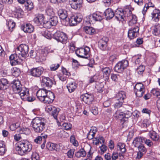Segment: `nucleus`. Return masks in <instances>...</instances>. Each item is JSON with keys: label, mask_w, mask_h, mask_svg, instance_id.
<instances>
[{"label": "nucleus", "mask_w": 160, "mask_h": 160, "mask_svg": "<svg viewBox=\"0 0 160 160\" xmlns=\"http://www.w3.org/2000/svg\"><path fill=\"white\" fill-rule=\"evenodd\" d=\"M32 127L34 131L37 133L42 132L47 126L46 120L41 117H36L32 120Z\"/></svg>", "instance_id": "1"}, {"label": "nucleus", "mask_w": 160, "mask_h": 160, "mask_svg": "<svg viewBox=\"0 0 160 160\" xmlns=\"http://www.w3.org/2000/svg\"><path fill=\"white\" fill-rule=\"evenodd\" d=\"M32 148V145L29 142L23 140L17 143L16 150L19 155H23L31 151Z\"/></svg>", "instance_id": "2"}, {"label": "nucleus", "mask_w": 160, "mask_h": 160, "mask_svg": "<svg viewBox=\"0 0 160 160\" xmlns=\"http://www.w3.org/2000/svg\"><path fill=\"white\" fill-rule=\"evenodd\" d=\"M29 48L26 44H21L16 49V52L22 57L25 58L28 55Z\"/></svg>", "instance_id": "3"}, {"label": "nucleus", "mask_w": 160, "mask_h": 160, "mask_svg": "<svg viewBox=\"0 0 160 160\" xmlns=\"http://www.w3.org/2000/svg\"><path fill=\"white\" fill-rule=\"evenodd\" d=\"M127 9L125 11L120 10L118 9L116 10L114 14L115 18L118 21L123 22L127 20Z\"/></svg>", "instance_id": "4"}, {"label": "nucleus", "mask_w": 160, "mask_h": 160, "mask_svg": "<svg viewBox=\"0 0 160 160\" xmlns=\"http://www.w3.org/2000/svg\"><path fill=\"white\" fill-rule=\"evenodd\" d=\"M134 89L136 96L139 98L141 97L145 92V87L143 84L140 82L136 84Z\"/></svg>", "instance_id": "5"}, {"label": "nucleus", "mask_w": 160, "mask_h": 160, "mask_svg": "<svg viewBox=\"0 0 160 160\" xmlns=\"http://www.w3.org/2000/svg\"><path fill=\"white\" fill-rule=\"evenodd\" d=\"M128 62L127 60H123L118 62L114 67L115 71L121 72L128 66Z\"/></svg>", "instance_id": "6"}, {"label": "nucleus", "mask_w": 160, "mask_h": 160, "mask_svg": "<svg viewBox=\"0 0 160 160\" xmlns=\"http://www.w3.org/2000/svg\"><path fill=\"white\" fill-rule=\"evenodd\" d=\"M82 17L80 13H78L68 18L69 22L71 26H74L82 21Z\"/></svg>", "instance_id": "7"}, {"label": "nucleus", "mask_w": 160, "mask_h": 160, "mask_svg": "<svg viewBox=\"0 0 160 160\" xmlns=\"http://www.w3.org/2000/svg\"><path fill=\"white\" fill-rule=\"evenodd\" d=\"M53 38L57 41L64 42L67 39L66 34L60 31H58L53 35Z\"/></svg>", "instance_id": "8"}, {"label": "nucleus", "mask_w": 160, "mask_h": 160, "mask_svg": "<svg viewBox=\"0 0 160 160\" xmlns=\"http://www.w3.org/2000/svg\"><path fill=\"white\" fill-rule=\"evenodd\" d=\"M42 81L44 88L48 89L51 88L53 84H55V82L53 78H50L48 77L42 76Z\"/></svg>", "instance_id": "9"}, {"label": "nucleus", "mask_w": 160, "mask_h": 160, "mask_svg": "<svg viewBox=\"0 0 160 160\" xmlns=\"http://www.w3.org/2000/svg\"><path fill=\"white\" fill-rule=\"evenodd\" d=\"M44 69L42 67L33 68L29 71L30 75L35 78L40 77Z\"/></svg>", "instance_id": "10"}, {"label": "nucleus", "mask_w": 160, "mask_h": 160, "mask_svg": "<svg viewBox=\"0 0 160 160\" xmlns=\"http://www.w3.org/2000/svg\"><path fill=\"white\" fill-rule=\"evenodd\" d=\"M10 63L12 66L19 64L21 63L23 59L20 58V56H17L16 54H11L9 57Z\"/></svg>", "instance_id": "11"}, {"label": "nucleus", "mask_w": 160, "mask_h": 160, "mask_svg": "<svg viewBox=\"0 0 160 160\" xmlns=\"http://www.w3.org/2000/svg\"><path fill=\"white\" fill-rule=\"evenodd\" d=\"M127 20L129 21L128 25L129 26H133L136 24L137 19L136 16L132 14V11L129 10H128L127 11Z\"/></svg>", "instance_id": "12"}, {"label": "nucleus", "mask_w": 160, "mask_h": 160, "mask_svg": "<svg viewBox=\"0 0 160 160\" xmlns=\"http://www.w3.org/2000/svg\"><path fill=\"white\" fill-rule=\"evenodd\" d=\"M139 27L136 26L133 28H131L128 31V36L130 39H132L137 37L138 34Z\"/></svg>", "instance_id": "13"}, {"label": "nucleus", "mask_w": 160, "mask_h": 160, "mask_svg": "<svg viewBox=\"0 0 160 160\" xmlns=\"http://www.w3.org/2000/svg\"><path fill=\"white\" fill-rule=\"evenodd\" d=\"M83 0H69L71 8L75 10L79 9L82 6Z\"/></svg>", "instance_id": "14"}, {"label": "nucleus", "mask_w": 160, "mask_h": 160, "mask_svg": "<svg viewBox=\"0 0 160 160\" xmlns=\"http://www.w3.org/2000/svg\"><path fill=\"white\" fill-rule=\"evenodd\" d=\"M87 18L89 19L88 21L90 23L93 21H100L102 19L101 15L98 13L95 12L92 15L87 16Z\"/></svg>", "instance_id": "15"}, {"label": "nucleus", "mask_w": 160, "mask_h": 160, "mask_svg": "<svg viewBox=\"0 0 160 160\" xmlns=\"http://www.w3.org/2000/svg\"><path fill=\"white\" fill-rule=\"evenodd\" d=\"M80 98L86 104H90L94 99L93 95L87 93L81 95Z\"/></svg>", "instance_id": "16"}, {"label": "nucleus", "mask_w": 160, "mask_h": 160, "mask_svg": "<svg viewBox=\"0 0 160 160\" xmlns=\"http://www.w3.org/2000/svg\"><path fill=\"white\" fill-rule=\"evenodd\" d=\"M108 40V38L106 37H103L99 40L98 42V46L101 50L104 51L106 49Z\"/></svg>", "instance_id": "17"}, {"label": "nucleus", "mask_w": 160, "mask_h": 160, "mask_svg": "<svg viewBox=\"0 0 160 160\" xmlns=\"http://www.w3.org/2000/svg\"><path fill=\"white\" fill-rule=\"evenodd\" d=\"M12 87L13 92L15 93H19L22 86L19 80H16L14 81Z\"/></svg>", "instance_id": "18"}, {"label": "nucleus", "mask_w": 160, "mask_h": 160, "mask_svg": "<svg viewBox=\"0 0 160 160\" xmlns=\"http://www.w3.org/2000/svg\"><path fill=\"white\" fill-rule=\"evenodd\" d=\"M47 95V90L46 89H42L38 90L36 93V95L38 99L41 101Z\"/></svg>", "instance_id": "19"}, {"label": "nucleus", "mask_w": 160, "mask_h": 160, "mask_svg": "<svg viewBox=\"0 0 160 160\" xmlns=\"http://www.w3.org/2000/svg\"><path fill=\"white\" fill-rule=\"evenodd\" d=\"M21 29L25 32L31 33L33 31L34 28L30 24L25 23L21 26Z\"/></svg>", "instance_id": "20"}, {"label": "nucleus", "mask_w": 160, "mask_h": 160, "mask_svg": "<svg viewBox=\"0 0 160 160\" xmlns=\"http://www.w3.org/2000/svg\"><path fill=\"white\" fill-rule=\"evenodd\" d=\"M19 93H18L19 94L20 96L21 99L23 100L24 99L26 98L25 97L29 95V90L25 87H22L20 89Z\"/></svg>", "instance_id": "21"}, {"label": "nucleus", "mask_w": 160, "mask_h": 160, "mask_svg": "<svg viewBox=\"0 0 160 160\" xmlns=\"http://www.w3.org/2000/svg\"><path fill=\"white\" fill-rule=\"evenodd\" d=\"M152 19L156 22L159 21L160 18V11L158 9H154L151 13Z\"/></svg>", "instance_id": "22"}, {"label": "nucleus", "mask_w": 160, "mask_h": 160, "mask_svg": "<svg viewBox=\"0 0 160 160\" xmlns=\"http://www.w3.org/2000/svg\"><path fill=\"white\" fill-rule=\"evenodd\" d=\"M103 72V76L106 81H108L109 80L110 74L111 72V70L109 67H106L102 69Z\"/></svg>", "instance_id": "23"}, {"label": "nucleus", "mask_w": 160, "mask_h": 160, "mask_svg": "<svg viewBox=\"0 0 160 160\" xmlns=\"http://www.w3.org/2000/svg\"><path fill=\"white\" fill-rule=\"evenodd\" d=\"M44 18V17L43 15L38 14L36 15L33 21L38 25L40 26L43 23Z\"/></svg>", "instance_id": "24"}, {"label": "nucleus", "mask_w": 160, "mask_h": 160, "mask_svg": "<svg viewBox=\"0 0 160 160\" xmlns=\"http://www.w3.org/2000/svg\"><path fill=\"white\" fill-rule=\"evenodd\" d=\"M148 2L145 4V5L142 12L143 15H144L147 11L150 12L154 10L153 6H152V3L148 0Z\"/></svg>", "instance_id": "25"}, {"label": "nucleus", "mask_w": 160, "mask_h": 160, "mask_svg": "<svg viewBox=\"0 0 160 160\" xmlns=\"http://www.w3.org/2000/svg\"><path fill=\"white\" fill-rule=\"evenodd\" d=\"M104 14L106 19L109 20L114 17L115 13L112 9L111 8H108L105 11Z\"/></svg>", "instance_id": "26"}, {"label": "nucleus", "mask_w": 160, "mask_h": 160, "mask_svg": "<svg viewBox=\"0 0 160 160\" xmlns=\"http://www.w3.org/2000/svg\"><path fill=\"white\" fill-rule=\"evenodd\" d=\"M143 137H137L134 139L132 144L135 147H137L142 144L143 142Z\"/></svg>", "instance_id": "27"}, {"label": "nucleus", "mask_w": 160, "mask_h": 160, "mask_svg": "<svg viewBox=\"0 0 160 160\" xmlns=\"http://www.w3.org/2000/svg\"><path fill=\"white\" fill-rule=\"evenodd\" d=\"M48 136L46 134L42 133L40 136L37 137L34 140V142L37 143H40L42 141L46 142V139L47 138Z\"/></svg>", "instance_id": "28"}, {"label": "nucleus", "mask_w": 160, "mask_h": 160, "mask_svg": "<svg viewBox=\"0 0 160 160\" xmlns=\"http://www.w3.org/2000/svg\"><path fill=\"white\" fill-rule=\"evenodd\" d=\"M148 135L151 139L154 141H159L160 140L158 135L153 131H150Z\"/></svg>", "instance_id": "29"}, {"label": "nucleus", "mask_w": 160, "mask_h": 160, "mask_svg": "<svg viewBox=\"0 0 160 160\" xmlns=\"http://www.w3.org/2000/svg\"><path fill=\"white\" fill-rule=\"evenodd\" d=\"M58 13L60 18L62 20L66 19L68 17L67 11L65 10L59 9L58 11Z\"/></svg>", "instance_id": "30"}, {"label": "nucleus", "mask_w": 160, "mask_h": 160, "mask_svg": "<svg viewBox=\"0 0 160 160\" xmlns=\"http://www.w3.org/2000/svg\"><path fill=\"white\" fill-rule=\"evenodd\" d=\"M116 98L118 100L124 101L126 98V93L123 91H120L116 95Z\"/></svg>", "instance_id": "31"}, {"label": "nucleus", "mask_w": 160, "mask_h": 160, "mask_svg": "<svg viewBox=\"0 0 160 160\" xmlns=\"http://www.w3.org/2000/svg\"><path fill=\"white\" fill-rule=\"evenodd\" d=\"M77 87V85L75 82H71L68 84L67 86L69 92L71 93L74 92Z\"/></svg>", "instance_id": "32"}, {"label": "nucleus", "mask_w": 160, "mask_h": 160, "mask_svg": "<svg viewBox=\"0 0 160 160\" xmlns=\"http://www.w3.org/2000/svg\"><path fill=\"white\" fill-rule=\"evenodd\" d=\"M126 145L125 143L119 142L117 145V148L118 150L123 153H124L126 151V149L125 148Z\"/></svg>", "instance_id": "33"}, {"label": "nucleus", "mask_w": 160, "mask_h": 160, "mask_svg": "<svg viewBox=\"0 0 160 160\" xmlns=\"http://www.w3.org/2000/svg\"><path fill=\"white\" fill-rule=\"evenodd\" d=\"M151 125V121L148 119H144L141 122V126L142 128H146L150 126Z\"/></svg>", "instance_id": "34"}, {"label": "nucleus", "mask_w": 160, "mask_h": 160, "mask_svg": "<svg viewBox=\"0 0 160 160\" xmlns=\"http://www.w3.org/2000/svg\"><path fill=\"white\" fill-rule=\"evenodd\" d=\"M84 30L86 33L90 35H93L95 33V29L92 27H84Z\"/></svg>", "instance_id": "35"}, {"label": "nucleus", "mask_w": 160, "mask_h": 160, "mask_svg": "<svg viewBox=\"0 0 160 160\" xmlns=\"http://www.w3.org/2000/svg\"><path fill=\"white\" fill-rule=\"evenodd\" d=\"M47 147L50 150L57 151L58 149L59 146L57 144L49 142L47 143Z\"/></svg>", "instance_id": "36"}, {"label": "nucleus", "mask_w": 160, "mask_h": 160, "mask_svg": "<svg viewBox=\"0 0 160 160\" xmlns=\"http://www.w3.org/2000/svg\"><path fill=\"white\" fill-rule=\"evenodd\" d=\"M75 155L78 158L85 157L86 155V153L84 149L82 148L75 153Z\"/></svg>", "instance_id": "37"}, {"label": "nucleus", "mask_w": 160, "mask_h": 160, "mask_svg": "<svg viewBox=\"0 0 160 160\" xmlns=\"http://www.w3.org/2000/svg\"><path fill=\"white\" fill-rule=\"evenodd\" d=\"M6 150V148L4 142L0 141V155H3Z\"/></svg>", "instance_id": "38"}, {"label": "nucleus", "mask_w": 160, "mask_h": 160, "mask_svg": "<svg viewBox=\"0 0 160 160\" xmlns=\"http://www.w3.org/2000/svg\"><path fill=\"white\" fill-rule=\"evenodd\" d=\"M46 14L48 16L52 17L54 16V12L53 8L50 6H48L45 10Z\"/></svg>", "instance_id": "39"}, {"label": "nucleus", "mask_w": 160, "mask_h": 160, "mask_svg": "<svg viewBox=\"0 0 160 160\" xmlns=\"http://www.w3.org/2000/svg\"><path fill=\"white\" fill-rule=\"evenodd\" d=\"M82 52V48H78L75 51V53L77 56L82 58L87 59V57L86 56L85 57V54H83Z\"/></svg>", "instance_id": "40"}, {"label": "nucleus", "mask_w": 160, "mask_h": 160, "mask_svg": "<svg viewBox=\"0 0 160 160\" xmlns=\"http://www.w3.org/2000/svg\"><path fill=\"white\" fill-rule=\"evenodd\" d=\"M51 112V115L56 120L57 119V116L58 113L60 111V109L56 107L53 108Z\"/></svg>", "instance_id": "41"}, {"label": "nucleus", "mask_w": 160, "mask_h": 160, "mask_svg": "<svg viewBox=\"0 0 160 160\" xmlns=\"http://www.w3.org/2000/svg\"><path fill=\"white\" fill-rule=\"evenodd\" d=\"M49 20L52 26H56L58 22V18L56 16H52Z\"/></svg>", "instance_id": "42"}, {"label": "nucleus", "mask_w": 160, "mask_h": 160, "mask_svg": "<svg viewBox=\"0 0 160 160\" xmlns=\"http://www.w3.org/2000/svg\"><path fill=\"white\" fill-rule=\"evenodd\" d=\"M124 116V113L121 112L120 110H118L116 111L114 115V116L116 119H120L122 118Z\"/></svg>", "instance_id": "43"}, {"label": "nucleus", "mask_w": 160, "mask_h": 160, "mask_svg": "<svg viewBox=\"0 0 160 160\" xmlns=\"http://www.w3.org/2000/svg\"><path fill=\"white\" fill-rule=\"evenodd\" d=\"M82 53L83 54H85V57L87 56V58L89 57L90 48L88 46H85L84 48H82Z\"/></svg>", "instance_id": "44"}, {"label": "nucleus", "mask_w": 160, "mask_h": 160, "mask_svg": "<svg viewBox=\"0 0 160 160\" xmlns=\"http://www.w3.org/2000/svg\"><path fill=\"white\" fill-rule=\"evenodd\" d=\"M152 34L155 36L158 35L160 33V25L155 26L153 28L152 31Z\"/></svg>", "instance_id": "45"}, {"label": "nucleus", "mask_w": 160, "mask_h": 160, "mask_svg": "<svg viewBox=\"0 0 160 160\" xmlns=\"http://www.w3.org/2000/svg\"><path fill=\"white\" fill-rule=\"evenodd\" d=\"M7 25L8 27L9 30L12 31V29L14 28L15 25V23L12 20H9L7 23Z\"/></svg>", "instance_id": "46"}, {"label": "nucleus", "mask_w": 160, "mask_h": 160, "mask_svg": "<svg viewBox=\"0 0 160 160\" xmlns=\"http://www.w3.org/2000/svg\"><path fill=\"white\" fill-rule=\"evenodd\" d=\"M49 48H45L41 50V54L43 57L42 59H45V57L49 53Z\"/></svg>", "instance_id": "47"}, {"label": "nucleus", "mask_w": 160, "mask_h": 160, "mask_svg": "<svg viewBox=\"0 0 160 160\" xmlns=\"http://www.w3.org/2000/svg\"><path fill=\"white\" fill-rule=\"evenodd\" d=\"M95 87L98 92L100 93L102 92L104 90V85L102 83H98L96 84Z\"/></svg>", "instance_id": "48"}, {"label": "nucleus", "mask_w": 160, "mask_h": 160, "mask_svg": "<svg viewBox=\"0 0 160 160\" xmlns=\"http://www.w3.org/2000/svg\"><path fill=\"white\" fill-rule=\"evenodd\" d=\"M122 118L121 119V124L123 126L124 125H125L126 123H127L128 121V115L125 114L124 113V116H123Z\"/></svg>", "instance_id": "49"}, {"label": "nucleus", "mask_w": 160, "mask_h": 160, "mask_svg": "<svg viewBox=\"0 0 160 160\" xmlns=\"http://www.w3.org/2000/svg\"><path fill=\"white\" fill-rule=\"evenodd\" d=\"M0 83L3 90L6 89V86L8 84V82L6 79L2 78L0 80Z\"/></svg>", "instance_id": "50"}, {"label": "nucleus", "mask_w": 160, "mask_h": 160, "mask_svg": "<svg viewBox=\"0 0 160 160\" xmlns=\"http://www.w3.org/2000/svg\"><path fill=\"white\" fill-rule=\"evenodd\" d=\"M151 93L154 96L158 97L160 96V90L158 88H154L151 91Z\"/></svg>", "instance_id": "51"}, {"label": "nucleus", "mask_w": 160, "mask_h": 160, "mask_svg": "<svg viewBox=\"0 0 160 160\" xmlns=\"http://www.w3.org/2000/svg\"><path fill=\"white\" fill-rule=\"evenodd\" d=\"M70 142L75 147H77L78 145V142L76 140L75 137L73 136H71L70 138Z\"/></svg>", "instance_id": "52"}, {"label": "nucleus", "mask_w": 160, "mask_h": 160, "mask_svg": "<svg viewBox=\"0 0 160 160\" xmlns=\"http://www.w3.org/2000/svg\"><path fill=\"white\" fill-rule=\"evenodd\" d=\"M145 69V67L143 65H140L136 70L138 74L142 75Z\"/></svg>", "instance_id": "53"}, {"label": "nucleus", "mask_w": 160, "mask_h": 160, "mask_svg": "<svg viewBox=\"0 0 160 160\" xmlns=\"http://www.w3.org/2000/svg\"><path fill=\"white\" fill-rule=\"evenodd\" d=\"M143 142H144L149 147H151L153 146V143L150 139H147L143 137Z\"/></svg>", "instance_id": "54"}, {"label": "nucleus", "mask_w": 160, "mask_h": 160, "mask_svg": "<svg viewBox=\"0 0 160 160\" xmlns=\"http://www.w3.org/2000/svg\"><path fill=\"white\" fill-rule=\"evenodd\" d=\"M43 26L44 28L47 29L50 28L52 26L49 20L48 21L43 22Z\"/></svg>", "instance_id": "55"}, {"label": "nucleus", "mask_w": 160, "mask_h": 160, "mask_svg": "<svg viewBox=\"0 0 160 160\" xmlns=\"http://www.w3.org/2000/svg\"><path fill=\"white\" fill-rule=\"evenodd\" d=\"M75 150L74 149H70L67 153V155L68 158H72L74 154Z\"/></svg>", "instance_id": "56"}, {"label": "nucleus", "mask_w": 160, "mask_h": 160, "mask_svg": "<svg viewBox=\"0 0 160 160\" xmlns=\"http://www.w3.org/2000/svg\"><path fill=\"white\" fill-rule=\"evenodd\" d=\"M139 151L145 153L147 151V149L145 147L144 145L142 144L137 147Z\"/></svg>", "instance_id": "57"}, {"label": "nucleus", "mask_w": 160, "mask_h": 160, "mask_svg": "<svg viewBox=\"0 0 160 160\" xmlns=\"http://www.w3.org/2000/svg\"><path fill=\"white\" fill-rule=\"evenodd\" d=\"M43 36L48 39H51L52 36L51 32L48 30H46L43 34Z\"/></svg>", "instance_id": "58"}, {"label": "nucleus", "mask_w": 160, "mask_h": 160, "mask_svg": "<svg viewBox=\"0 0 160 160\" xmlns=\"http://www.w3.org/2000/svg\"><path fill=\"white\" fill-rule=\"evenodd\" d=\"M42 100L41 101L42 102H43L45 103L49 104L50 103L52 102L53 101L51 100V99L48 97V95L45 96Z\"/></svg>", "instance_id": "59"}, {"label": "nucleus", "mask_w": 160, "mask_h": 160, "mask_svg": "<svg viewBox=\"0 0 160 160\" xmlns=\"http://www.w3.org/2000/svg\"><path fill=\"white\" fill-rule=\"evenodd\" d=\"M21 133H23L25 134H28L30 133V129L28 128H22L20 129Z\"/></svg>", "instance_id": "60"}, {"label": "nucleus", "mask_w": 160, "mask_h": 160, "mask_svg": "<svg viewBox=\"0 0 160 160\" xmlns=\"http://www.w3.org/2000/svg\"><path fill=\"white\" fill-rule=\"evenodd\" d=\"M38 154L36 152H33L31 155L32 160H38L39 159Z\"/></svg>", "instance_id": "61"}, {"label": "nucleus", "mask_w": 160, "mask_h": 160, "mask_svg": "<svg viewBox=\"0 0 160 160\" xmlns=\"http://www.w3.org/2000/svg\"><path fill=\"white\" fill-rule=\"evenodd\" d=\"M47 95L51 100L52 101H53L55 98V96L52 92H50V91H47Z\"/></svg>", "instance_id": "62"}, {"label": "nucleus", "mask_w": 160, "mask_h": 160, "mask_svg": "<svg viewBox=\"0 0 160 160\" xmlns=\"http://www.w3.org/2000/svg\"><path fill=\"white\" fill-rule=\"evenodd\" d=\"M95 134V133L91 130L88 135L87 138L89 140L92 139L94 137Z\"/></svg>", "instance_id": "63"}, {"label": "nucleus", "mask_w": 160, "mask_h": 160, "mask_svg": "<svg viewBox=\"0 0 160 160\" xmlns=\"http://www.w3.org/2000/svg\"><path fill=\"white\" fill-rule=\"evenodd\" d=\"M63 127L66 130H69L71 129L72 125L69 123H64L62 124Z\"/></svg>", "instance_id": "64"}]
</instances>
